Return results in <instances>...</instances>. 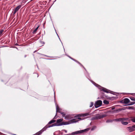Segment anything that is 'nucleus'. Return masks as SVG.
I'll return each mask as SVG.
<instances>
[{
    "label": "nucleus",
    "instance_id": "f257e3e1",
    "mask_svg": "<svg viewBox=\"0 0 135 135\" xmlns=\"http://www.w3.org/2000/svg\"><path fill=\"white\" fill-rule=\"evenodd\" d=\"M56 121L55 120L52 119L48 123V124L46 125L43 128V132L45 131L47 128L52 127L56 126H60V125L56 124V123H54L52 125H50V124L54 123Z\"/></svg>",
    "mask_w": 135,
    "mask_h": 135
},
{
    "label": "nucleus",
    "instance_id": "f03ea898",
    "mask_svg": "<svg viewBox=\"0 0 135 135\" xmlns=\"http://www.w3.org/2000/svg\"><path fill=\"white\" fill-rule=\"evenodd\" d=\"M92 82L97 87H98L99 86V88L102 91H103L105 92H106L107 93H109V90H108L107 89L101 87V86H99V85H98L97 84H96L94 82H93V81H92Z\"/></svg>",
    "mask_w": 135,
    "mask_h": 135
},
{
    "label": "nucleus",
    "instance_id": "7ed1b4c3",
    "mask_svg": "<svg viewBox=\"0 0 135 135\" xmlns=\"http://www.w3.org/2000/svg\"><path fill=\"white\" fill-rule=\"evenodd\" d=\"M89 130V129H86L84 130H81L73 132L70 133L71 135H76L80 133H81Z\"/></svg>",
    "mask_w": 135,
    "mask_h": 135
},
{
    "label": "nucleus",
    "instance_id": "20e7f679",
    "mask_svg": "<svg viewBox=\"0 0 135 135\" xmlns=\"http://www.w3.org/2000/svg\"><path fill=\"white\" fill-rule=\"evenodd\" d=\"M105 115H100L99 114H98L95 116V117L92 118L91 120H93L95 119H100L102 118H103L105 117Z\"/></svg>",
    "mask_w": 135,
    "mask_h": 135
},
{
    "label": "nucleus",
    "instance_id": "39448f33",
    "mask_svg": "<svg viewBox=\"0 0 135 135\" xmlns=\"http://www.w3.org/2000/svg\"><path fill=\"white\" fill-rule=\"evenodd\" d=\"M63 119L62 118H61L57 120L56 121V124H59L60 125V126H61L62 125H67L69 124V123L68 122H65V123H61V122L62 121Z\"/></svg>",
    "mask_w": 135,
    "mask_h": 135
},
{
    "label": "nucleus",
    "instance_id": "423d86ee",
    "mask_svg": "<svg viewBox=\"0 0 135 135\" xmlns=\"http://www.w3.org/2000/svg\"><path fill=\"white\" fill-rule=\"evenodd\" d=\"M102 102L100 100H98L95 103L94 106L96 108L100 106L102 104Z\"/></svg>",
    "mask_w": 135,
    "mask_h": 135
},
{
    "label": "nucleus",
    "instance_id": "0eeeda50",
    "mask_svg": "<svg viewBox=\"0 0 135 135\" xmlns=\"http://www.w3.org/2000/svg\"><path fill=\"white\" fill-rule=\"evenodd\" d=\"M81 120V119L80 118H78L77 119H73L71 120V123H75L78 122L79 121Z\"/></svg>",
    "mask_w": 135,
    "mask_h": 135
},
{
    "label": "nucleus",
    "instance_id": "6e6552de",
    "mask_svg": "<svg viewBox=\"0 0 135 135\" xmlns=\"http://www.w3.org/2000/svg\"><path fill=\"white\" fill-rule=\"evenodd\" d=\"M127 129L128 131L130 132H133L134 130L133 126L132 127H128L127 128Z\"/></svg>",
    "mask_w": 135,
    "mask_h": 135
},
{
    "label": "nucleus",
    "instance_id": "1a4fd4ad",
    "mask_svg": "<svg viewBox=\"0 0 135 135\" xmlns=\"http://www.w3.org/2000/svg\"><path fill=\"white\" fill-rule=\"evenodd\" d=\"M128 119L127 118H119L116 119L117 121H124L128 120Z\"/></svg>",
    "mask_w": 135,
    "mask_h": 135
},
{
    "label": "nucleus",
    "instance_id": "9d476101",
    "mask_svg": "<svg viewBox=\"0 0 135 135\" xmlns=\"http://www.w3.org/2000/svg\"><path fill=\"white\" fill-rule=\"evenodd\" d=\"M21 5H19L16 7L15 9L14 10V14H15L16 12L18 10L21 8Z\"/></svg>",
    "mask_w": 135,
    "mask_h": 135
},
{
    "label": "nucleus",
    "instance_id": "9b49d317",
    "mask_svg": "<svg viewBox=\"0 0 135 135\" xmlns=\"http://www.w3.org/2000/svg\"><path fill=\"white\" fill-rule=\"evenodd\" d=\"M123 103L125 104H128L129 102V99L128 98H125L123 100Z\"/></svg>",
    "mask_w": 135,
    "mask_h": 135
},
{
    "label": "nucleus",
    "instance_id": "f8f14e48",
    "mask_svg": "<svg viewBox=\"0 0 135 135\" xmlns=\"http://www.w3.org/2000/svg\"><path fill=\"white\" fill-rule=\"evenodd\" d=\"M89 113H86L84 114H81L80 115V116L85 117L90 115Z\"/></svg>",
    "mask_w": 135,
    "mask_h": 135
},
{
    "label": "nucleus",
    "instance_id": "ddd939ff",
    "mask_svg": "<svg viewBox=\"0 0 135 135\" xmlns=\"http://www.w3.org/2000/svg\"><path fill=\"white\" fill-rule=\"evenodd\" d=\"M56 112H59L60 113V109L58 105H57L56 104Z\"/></svg>",
    "mask_w": 135,
    "mask_h": 135
},
{
    "label": "nucleus",
    "instance_id": "4468645a",
    "mask_svg": "<svg viewBox=\"0 0 135 135\" xmlns=\"http://www.w3.org/2000/svg\"><path fill=\"white\" fill-rule=\"evenodd\" d=\"M121 123L123 125H126L128 124V122H125L124 121H121Z\"/></svg>",
    "mask_w": 135,
    "mask_h": 135
},
{
    "label": "nucleus",
    "instance_id": "2eb2a0df",
    "mask_svg": "<svg viewBox=\"0 0 135 135\" xmlns=\"http://www.w3.org/2000/svg\"><path fill=\"white\" fill-rule=\"evenodd\" d=\"M33 76L34 78H37L38 77V75L37 74L35 73L33 74Z\"/></svg>",
    "mask_w": 135,
    "mask_h": 135
},
{
    "label": "nucleus",
    "instance_id": "dca6fc26",
    "mask_svg": "<svg viewBox=\"0 0 135 135\" xmlns=\"http://www.w3.org/2000/svg\"><path fill=\"white\" fill-rule=\"evenodd\" d=\"M42 132V130H41L40 131L37 133L35 135H40L41 134Z\"/></svg>",
    "mask_w": 135,
    "mask_h": 135
},
{
    "label": "nucleus",
    "instance_id": "f3484780",
    "mask_svg": "<svg viewBox=\"0 0 135 135\" xmlns=\"http://www.w3.org/2000/svg\"><path fill=\"white\" fill-rule=\"evenodd\" d=\"M103 103L104 104H109V102L106 100H105L103 101Z\"/></svg>",
    "mask_w": 135,
    "mask_h": 135
},
{
    "label": "nucleus",
    "instance_id": "a211bd4d",
    "mask_svg": "<svg viewBox=\"0 0 135 135\" xmlns=\"http://www.w3.org/2000/svg\"><path fill=\"white\" fill-rule=\"evenodd\" d=\"M39 26H38L37 28H36V29L34 30V31H33V33H35L36 31H37V30L38 28V27H39Z\"/></svg>",
    "mask_w": 135,
    "mask_h": 135
},
{
    "label": "nucleus",
    "instance_id": "6ab92c4d",
    "mask_svg": "<svg viewBox=\"0 0 135 135\" xmlns=\"http://www.w3.org/2000/svg\"><path fill=\"white\" fill-rule=\"evenodd\" d=\"M127 108L128 109H133V107H127Z\"/></svg>",
    "mask_w": 135,
    "mask_h": 135
},
{
    "label": "nucleus",
    "instance_id": "aec40b11",
    "mask_svg": "<svg viewBox=\"0 0 135 135\" xmlns=\"http://www.w3.org/2000/svg\"><path fill=\"white\" fill-rule=\"evenodd\" d=\"M135 103V102H131L130 104H128L129 105H132L134 104Z\"/></svg>",
    "mask_w": 135,
    "mask_h": 135
},
{
    "label": "nucleus",
    "instance_id": "412c9836",
    "mask_svg": "<svg viewBox=\"0 0 135 135\" xmlns=\"http://www.w3.org/2000/svg\"><path fill=\"white\" fill-rule=\"evenodd\" d=\"M93 105H94L93 103V102H91L90 103V104L89 106V107H92L93 106Z\"/></svg>",
    "mask_w": 135,
    "mask_h": 135
},
{
    "label": "nucleus",
    "instance_id": "4be33fe9",
    "mask_svg": "<svg viewBox=\"0 0 135 135\" xmlns=\"http://www.w3.org/2000/svg\"><path fill=\"white\" fill-rule=\"evenodd\" d=\"M131 120L133 122L135 123V117L132 118L131 119Z\"/></svg>",
    "mask_w": 135,
    "mask_h": 135
},
{
    "label": "nucleus",
    "instance_id": "5701e85b",
    "mask_svg": "<svg viewBox=\"0 0 135 135\" xmlns=\"http://www.w3.org/2000/svg\"><path fill=\"white\" fill-rule=\"evenodd\" d=\"M60 113L62 115V116L63 117H64L65 115V114L64 112H60Z\"/></svg>",
    "mask_w": 135,
    "mask_h": 135
},
{
    "label": "nucleus",
    "instance_id": "b1692460",
    "mask_svg": "<svg viewBox=\"0 0 135 135\" xmlns=\"http://www.w3.org/2000/svg\"><path fill=\"white\" fill-rule=\"evenodd\" d=\"M4 31L3 30H0V36L1 35L3 32Z\"/></svg>",
    "mask_w": 135,
    "mask_h": 135
},
{
    "label": "nucleus",
    "instance_id": "393cba45",
    "mask_svg": "<svg viewBox=\"0 0 135 135\" xmlns=\"http://www.w3.org/2000/svg\"><path fill=\"white\" fill-rule=\"evenodd\" d=\"M132 100L135 101V98L134 97H131L130 98Z\"/></svg>",
    "mask_w": 135,
    "mask_h": 135
},
{
    "label": "nucleus",
    "instance_id": "a878e982",
    "mask_svg": "<svg viewBox=\"0 0 135 135\" xmlns=\"http://www.w3.org/2000/svg\"><path fill=\"white\" fill-rule=\"evenodd\" d=\"M96 128V126H93V127L92 128H91V130H94Z\"/></svg>",
    "mask_w": 135,
    "mask_h": 135
},
{
    "label": "nucleus",
    "instance_id": "bb28decb",
    "mask_svg": "<svg viewBox=\"0 0 135 135\" xmlns=\"http://www.w3.org/2000/svg\"><path fill=\"white\" fill-rule=\"evenodd\" d=\"M71 59H72V60H73L74 61H76V60H75V59H73V58H71V57H70V56H68Z\"/></svg>",
    "mask_w": 135,
    "mask_h": 135
},
{
    "label": "nucleus",
    "instance_id": "cd10ccee",
    "mask_svg": "<svg viewBox=\"0 0 135 135\" xmlns=\"http://www.w3.org/2000/svg\"><path fill=\"white\" fill-rule=\"evenodd\" d=\"M131 95H132L135 96V94L134 93H131Z\"/></svg>",
    "mask_w": 135,
    "mask_h": 135
},
{
    "label": "nucleus",
    "instance_id": "c85d7f7f",
    "mask_svg": "<svg viewBox=\"0 0 135 135\" xmlns=\"http://www.w3.org/2000/svg\"><path fill=\"white\" fill-rule=\"evenodd\" d=\"M65 119H67V120L69 119L68 118V117L66 116H65Z\"/></svg>",
    "mask_w": 135,
    "mask_h": 135
},
{
    "label": "nucleus",
    "instance_id": "c756f323",
    "mask_svg": "<svg viewBox=\"0 0 135 135\" xmlns=\"http://www.w3.org/2000/svg\"><path fill=\"white\" fill-rule=\"evenodd\" d=\"M64 131L65 132V133H66L67 132V131L65 130H64Z\"/></svg>",
    "mask_w": 135,
    "mask_h": 135
},
{
    "label": "nucleus",
    "instance_id": "7c9ffc66",
    "mask_svg": "<svg viewBox=\"0 0 135 135\" xmlns=\"http://www.w3.org/2000/svg\"><path fill=\"white\" fill-rule=\"evenodd\" d=\"M76 62H78L79 64H80V65H81V64H80L79 62L77 61L76 60V61H75Z\"/></svg>",
    "mask_w": 135,
    "mask_h": 135
},
{
    "label": "nucleus",
    "instance_id": "2f4dec72",
    "mask_svg": "<svg viewBox=\"0 0 135 135\" xmlns=\"http://www.w3.org/2000/svg\"><path fill=\"white\" fill-rule=\"evenodd\" d=\"M133 127H134V128H135V125H133Z\"/></svg>",
    "mask_w": 135,
    "mask_h": 135
},
{
    "label": "nucleus",
    "instance_id": "473e14b6",
    "mask_svg": "<svg viewBox=\"0 0 135 135\" xmlns=\"http://www.w3.org/2000/svg\"><path fill=\"white\" fill-rule=\"evenodd\" d=\"M45 44V43L44 42H43V44Z\"/></svg>",
    "mask_w": 135,
    "mask_h": 135
},
{
    "label": "nucleus",
    "instance_id": "72a5a7b5",
    "mask_svg": "<svg viewBox=\"0 0 135 135\" xmlns=\"http://www.w3.org/2000/svg\"><path fill=\"white\" fill-rule=\"evenodd\" d=\"M56 33H57L56 32ZM56 34H57V35L58 36V37H59V36L58 35V34H57V33H56Z\"/></svg>",
    "mask_w": 135,
    "mask_h": 135
},
{
    "label": "nucleus",
    "instance_id": "f704fd0d",
    "mask_svg": "<svg viewBox=\"0 0 135 135\" xmlns=\"http://www.w3.org/2000/svg\"><path fill=\"white\" fill-rule=\"evenodd\" d=\"M54 99H55V95H54Z\"/></svg>",
    "mask_w": 135,
    "mask_h": 135
},
{
    "label": "nucleus",
    "instance_id": "c9c22d12",
    "mask_svg": "<svg viewBox=\"0 0 135 135\" xmlns=\"http://www.w3.org/2000/svg\"><path fill=\"white\" fill-rule=\"evenodd\" d=\"M43 5H44V4H43Z\"/></svg>",
    "mask_w": 135,
    "mask_h": 135
},
{
    "label": "nucleus",
    "instance_id": "e433bc0d",
    "mask_svg": "<svg viewBox=\"0 0 135 135\" xmlns=\"http://www.w3.org/2000/svg\"><path fill=\"white\" fill-rule=\"evenodd\" d=\"M112 109H113V108H112Z\"/></svg>",
    "mask_w": 135,
    "mask_h": 135
},
{
    "label": "nucleus",
    "instance_id": "4c0bfd02",
    "mask_svg": "<svg viewBox=\"0 0 135 135\" xmlns=\"http://www.w3.org/2000/svg\"><path fill=\"white\" fill-rule=\"evenodd\" d=\"M83 67L85 69V68L83 66Z\"/></svg>",
    "mask_w": 135,
    "mask_h": 135
},
{
    "label": "nucleus",
    "instance_id": "58836bf2",
    "mask_svg": "<svg viewBox=\"0 0 135 135\" xmlns=\"http://www.w3.org/2000/svg\"><path fill=\"white\" fill-rule=\"evenodd\" d=\"M59 39L60 40V38L59 37Z\"/></svg>",
    "mask_w": 135,
    "mask_h": 135
}]
</instances>
